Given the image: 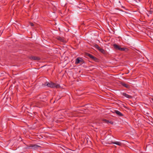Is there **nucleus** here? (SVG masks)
Returning <instances> with one entry per match:
<instances>
[{
    "label": "nucleus",
    "mask_w": 153,
    "mask_h": 153,
    "mask_svg": "<svg viewBox=\"0 0 153 153\" xmlns=\"http://www.w3.org/2000/svg\"><path fill=\"white\" fill-rule=\"evenodd\" d=\"M46 85L49 87H50L52 88H60V86L59 85L56 84V83L51 82L50 83H48L47 82H46Z\"/></svg>",
    "instance_id": "f257e3e1"
},
{
    "label": "nucleus",
    "mask_w": 153,
    "mask_h": 153,
    "mask_svg": "<svg viewBox=\"0 0 153 153\" xmlns=\"http://www.w3.org/2000/svg\"><path fill=\"white\" fill-rule=\"evenodd\" d=\"M113 46L115 49L121 51H124L125 50V49L126 48H121L120 47V46L117 45V44H114L113 45Z\"/></svg>",
    "instance_id": "f03ea898"
},
{
    "label": "nucleus",
    "mask_w": 153,
    "mask_h": 153,
    "mask_svg": "<svg viewBox=\"0 0 153 153\" xmlns=\"http://www.w3.org/2000/svg\"><path fill=\"white\" fill-rule=\"evenodd\" d=\"M43 106V103L39 101L36 102L35 103L34 106L41 108Z\"/></svg>",
    "instance_id": "7ed1b4c3"
},
{
    "label": "nucleus",
    "mask_w": 153,
    "mask_h": 153,
    "mask_svg": "<svg viewBox=\"0 0 153 153\" xmlns=\"http://www.w3.org/2000/svg\"><path fill=\"white\" fill-rule=\"evenodd\" d=\"M83 60L81 58L78 57L76 58V59L75 64H77L80 63H83Z\"/></svg>",
    "instance_id": "20e7f679"
},
{
    "label": "nucleus",
    "mask_w": 153,
    "mask_h": 153,
    "mask_svg": "<svg viewBox=\"0 0 153 153\" xmlns=\"http://www.w3.org/2000/svg\"><path fill=\"white\" fill-rule=\"evenodd\" d=\"M57 40L59 41H60L65 43L66 42V41L65 40V39L62 37H61L60 36H57L56 38Z\"/></svg>",
    "instance_id": "39448f33"
},
{
    "label": "nucleus",
    "mask_w": 153,
    "mask_h": 153,
    "mask_svg": "<svg viewBox=\"0 0 153 153\" xmlns=\"http://www.w3.org/2000/svg\"><path fill=\"white\" fill-rule=\"evenodd\" d=\"M30 59L34 60H39L40 59L38 57L35 56H31L30 57Z\"/></svg>",
    "instance_id": "423d86ee"
},
{
    "label": "nucleus",
    "mask_w": 153,
    "mask_h": 153,
    "mask_svg": "<svg viewBox=\"0 0 153 153\" xmlns=\"http://www.w3.org/2000/svg\"><path fill=\"white\" fill-rule=\"evenodd\" d=\"M122 94L123 96L125 97H126V98H132V96H131L128 95V94L125 93H122Z\"/></svg>",
    "instance_id": "0eeeda50"
},
{
    "label": "nucleus",
    "mask_w": 153,
    "mask_h": 153,
    "mask_svg": "<svg viewBox=\"0 0 153 153\" xmlns=\"http://www.w3.org/2000/svg\"><path fill=\"white\" fill-rule=\"evenodd\" d=\"M114 112L115 113L119 116H123V114L118 110H115Z\"/></svg>",
    "instance_id": "6e6552de"
},
{
    "label": "nucleus",
    "mask_w": 153,
    "mask_h": 153,
    "mask_svg": "<svg viewBox=\"0 0 153 153\" xmlns=\"http://www.w3.org/2000/svg\"><path fill=\"white\" fill-rule=\"evenodd\" d=\"M111 143L112 144H116L119 146H120L122 145V143L120 142L116 141V142H112L111 141Z\"/></svg>",
    "instance_id": "1a4fd4ad"
},
{
    "label": "nucleus",
    "mask_w": 153,
    "mask_h": 153,
    "mask_svg": "<svg viewBox=\"0 0 153 153\" xmlns=\"http://www.w3.org/2000/svg\"><path fill=\"white\" fill-rule=\"evenodd\" d=\"M121 84L123 86L126 88H128L129 87V86L128 84H126L124 83H122Z\"/></svg>",
    "instance_id": "9d476101"
},
{
    "label": "nucleus",
    "mask_w": 153,
    "mask_h": 153,
    "mask_svg": "<svg viewBox=\"0 0 153 153\" xmlns=\"http://www.w3.org/2000/svg\"><path fill=\"white\" fill-rule=\"evenodd\" d=\"M88 56H89V57L92 59H96V58L94 56H92V55L91 54H89L88 55Z\"/></svg>",
    "instance_id": "9b49d317"
},
{
    "label": "nucleus",
    "mask_w": 153,
    "mask_h": 153,
    "mask_svg": "<svg viewBox=\"0 0 153 153\" xmlns=\"http://www.w3.org/2000/svg\"><path fill=\"white\" fill-rule=\"evenodd\" d=\"M98 50H99L101 52H102L103 53L105 52L104 50L103 49L100 48H100H99Z\"/></svg>",
    "instance_id": "f8f14e48"
},
{
    "label": "nucleus",
    "mask_w": 153,
    "mask_h": 153,
    "mask_svg": "<svg viewBox=\"0 0 153 153\" xmlns=\"http://www.w3.org/2000/svg\"><path fill=\"white\" fill-rule=\"evenodd\" d=\"M103 121L104 122H105V123H111V122H109V120H106V119H103Z\"/></svg>",
    "instance_id": "ddd939ff"
},
{
    "label": "nucleus",
    "mask_w": 153,
    "mask_h": 153,
    "mask_svg": "<svg viewBox=\"0 0 153 153\" xmlns=\"http://www.w3.org/2000/svg\"><path fill=\"white\" fill-rule=\"evenodd\" d=\"M94 47L96 48L98 50L100 48V47L97 45L96 44L94 45Z\"/></svg>",
    "instance_id": "4468645a"
},
{
    "label": "nucleus",
    "mask_w": 153,
    "mask_h": 153,
    "mask_svg": "<svg viewBox=\"0 0 153 153\" xmlns=\"http://www.w3.org/2000/svg\"><path fill=\"white\" fill-rule=\"evenodd\" d=\"M30 25L32 26H34V24L32 23H30Z\"/></svg>",
    "instance_id": "2eb2a0df"
},
{
    "label": "nucleus",
    "mask_w": 153,
    "mask_h": 153,
    "mask_svg": "<svg viewBox=\"0 0 153 153\" xmlns=\"http://www.w3.org/2000/svg\"><path fill=\"white\" fill-rule=\"evenodd\" d=\"M38 146V147H39V146Z\"/></svg>",
    "instance_id": "dca6fc26"
},
{
    "label": "nucleus",
    "mask_w": 153,
    "mask_h": 153,
    "mask_svg": "<svg viewBox=\"0 0 153 153\" xmlns=\"http://www.w3.org/2000/svg\"><path fill=\"white\" fill-rule=\"evenodd\" d=\"M152 100H153V99H152Z\"/></svg>",
    "instance_id": "f3484780"
}]
</instances>
